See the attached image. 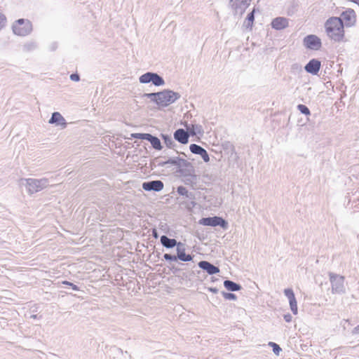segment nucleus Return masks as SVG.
Returning <instances> with one entry per match:
<instances>
[{
	"instance_id": "nucleus-3",
	"label": "nucleus",
	"mask_w": 359,
	"mask_h": 359,
	"mask_svg": "<svg viewBox=\"0 0 359 359\" xmlns=\"http://www.w3.org/2000/svg\"><path fill=\"white\" fill-rule=\"evenodd\" d=\"M165 164H171L179 168V172L184 176H192L194 172V168L191 163L188 161L180 157H172L168 159Z\"/></svg>"
},
{
	"instance_id": "nucleus-19",
	"label": "nucleus",
	"mask_w": 359,
	"mask_h": 359,
	"mask_svg": "<svg viewBox=\"0 0 359 359\" xmlns=\"http://www.w3.org/2000/svg\"><path fill=\"white\" fill-rule=\"evenodd\" d=\"M289 25L288 19L284 17H278L271 22L272 28L276 30H280L286 28Z\"/></svg>"
},
{
	"instance_id": "nucleus-37",
	"label": "nucleus",
	"mask_w": 359,
	"mask_h": 359,
	"mask_svg": "<svg viewBox=\"0 0 359 359\" xmlns=\"http://www.w3.org/2000/svg\"><path fill=\"white\" fill-rule=\"evenodd\" d=\"M292 69L294 71V72H299V71H301L302 70V66L299 65V64H294L292 65Z\"/></svg>"
},
{
	"instance_id": "nucleus-27",
	"label": "nucleus",
	"mask_w": 359,
	"mask_h": 359,
	"mask_svg": "<svg viewBox=\"0 0 359 359\" xmlns=\"http://www.w3.org/2000/svg\"><path fill=\"white\" fill-rule=\"evenodd\" d=\"M153 72H147L140 76L139 81L141 83H149L153 79Z\"/></svg>"
},
{
	"instance_id": "nucleus-7",
	"label": "nucleus",
	"mask_w": 359,
	"mask_h": 359,
	"mask_svg": "<svg viewBox=\"0 0 359 359\" xmlns=\"http://www.w3.org/2000/svg\"><path fill=\"white\" fill-rule=\"evenodd\" d=\"M176 250L177 256L166 253L164 254L163 258L167 261L172 262H176L177 259L182 262H190L193 259V257L191 255H187L185 253V246L182 243H178Z\"/></svg>"
},
{
	"instance_id": "nucleus-40",
	"label": "nucleus",
	"mask_w": 359,
	"mask_h": 359,
	"mask_svg": "<svg viewBox=\"0 0 359 359\" xmlns=\"http://www.w3.org/2000/svg\"><path fill=\"white\" fill-rule=\"evenodd\" d=\"M56 47L57 46H56L55 43L53 44L50 48L51 50H55L56 49Z\"/></svg>"
},
{
	"instance_id": "nucleus-12",
	"label": "nucleus",
	"mask_w": 359,
	"mask_h": 359,
	"mask_svg": "<svg viewBox=\"0 0 359 359\" xmlns=\"http://www.w3.org/2000/svg\"><path fill=\"white\" fill-rule=\"evenodd\" d=\"M283 292L289 301L291 311L294 315H297L298 313V307L293 290L291 288H287L284 290Z\"/></svg>"
},
{
	"instance_id": "nucleus-39",
	"label": "nucleus",
	"mask_w": 359,
	"mask_h": 359,
	"mask_svg": "<svg viewBox=\"0 0 359 359\" xmlns=\"http://www.w3.org/2000/svg\"><path fill=\"white\" fill-rule=\"evenodd\" d=\"M70 286H71V287H72V288L74 290H75V291H78V290H79V287H78L77 285H76L73 284V283H72Z\"/></svg>"
},
{
	"instance_id": "nucleus-17",
	"label": "nucleus",
	"mask_w": 359,
	"mask_h": 359,
	"mask_svg": "<svg viewBox=\"0 0 359 359\" xmlns=\"http://www.w3.org/2000/svg\"><path fill=\"white\" fill-rule=\"evenodd\" d=\"M198 266L205 271L209 275L216 274L219 272V269L212 264L208 261H201L198 262Z\"/></svg>"
},
{
	"instance_id": "nucleus-31",
	"label": "nucleus",
	"mask_w": 359,
	"mask_h": 359,
	"mask_svg": "<svg viewBox=\"0 0 359 359\" xmlns=\"http://www.w3.org/2000/svg\"><path fill=\"white\" fill-rule=\"evenodd\" d=\"M297 109L303 114H305V115H310L311 114L309 109L306 105L298 104L297 105Z\"/></svg>"
},
{
	"instance_id": "nucleus-33",
	"label": "nucleus",
	"mask_w": 359,
	"mask_h": 359,
	"mask_svg": "<svg viewBox=\"0 0 359 359\" xmlns=\"http://www.w3.org/2000/svg\"><path fill=\"white\" fill-rule=\"evenodd\" d=\"M149 136V133H135L133 134V137L140 140H146Z\"/></svg>"
},
{
	"instance_id": "nucleus-43",
	"label": "nucleus",
	"mask_w": 359,
	"mask_h": 359,
	"mask_svg": "<svg viewBox=\"0 0 359 359\" xmlns=\"http://www.w3.org/2000/svg\"><path fill=\"white\" fill-rule=\"evenodd\" d=\"M31 318H36V315H32V316H31Z\"/></svg>"
},
{
	"instance_id": "nucleus-20",
	"label": "nucleus",
	"mask_w": 359,
	"mask_h": 359,
	"mask_svg": "<svg viewBox=\"0 0 359 359\" xmlns=\"http://www.w3.org/2000/svg\"><path fill=\"white\" fill-rule=\"evenodd\" d=\"M161 243L163 245V247L166 248H172L175 246H177L178 243L177 241L174 238H170L166 236H162L161 237Z\"/></svg>"
},
{
	"instance_id": "nucleus-18",
	"label": "nucleus",
	"mask_w": 359,
	"mask_h": 359,
	"mask_svg": "<svg viewBox=\"0 0 359 359\" xmlns=\"http://www.w3.org/2000/svg\"><path fill=\"white\" fill-rule=\"evenodd\" d=\"M174 139L181 144H185L189 142V133L184 129L180 128L175 131Z\"/></svg>"
},
{
	"instance_id": "nucleus-25",
	"label": "nucleus",
	"mask_w": 359,
	"mask_h": 359,
	"mask_svg": "<svg viewBox=\"0 0 359 359\" xmlns=\"http://www.w3.org/2000/svg\"><path fill=\"white\" fill-rule=\"evenodd\" d=\"M254 20H255V9H253L252 11H251L250 13H249L248 14L247 18L244 22V26L246 28L251 29L252 27V25H253Z\"/></svg>"
},
{
	"instance_id": "nucleus-32",
	"label": "nucleus",
	"mask_w": 359,
	"mask_h": 359,
	"mask_svg": "<svg viewBox=\"0 0 359 359\" xmlns=\"http://www.w3.org/2000/svg\"><path fill=\"white\" fill-rule=\"evenodd\" d=\"M269 345L273 348V351L276 355H279L280 352L282 351L281 348L274 342H269Z\"/></svg>"
},
{
	"instance_id": "nucleus-10",
	"label": "nucleus",
	"mask_w": 359,
	"mask_h": 359,
	"mask_svg": "<svg viewBox=\"0 0 359 359\" xmlns=\"http://www.w3.org/2000/svg\"><path fill=\"white\" fill-rule=\"evenodd\" d=\"M252 0H231L230 4L235 14L242 15L250 6Z\"/></svg>"
},
{
	"instance_id": "nucleus-21",
	"label": "nucleus",
	"mask_w": 359,
	"mask_h": 359,
	"mask_svg": "<svg viewBox=\"0 0 359 359\" xmlns=\"http://www.w3.org/2000/svg\"><path fill=\"white\" fill-rule=\"evenodd\" d=\"M189 133L191 135H202L203 133V128L201 125L191 124V126L185 125Z\"/></svg>"
},
{
	"instance_id": "nucleus-22",
	"label": "nucleus",
	"mask_w": 359,
	"mask_h": 359,
	"mask_svg": "<svg viewBox=\"0 0 359 359\" xmlns=\"http://www.w3.org/2000/svg\"><path fill=\"white\" fill-rule=\"evenodd\" d=\"M147 140L151 143L154 149L156 150H161L162 149L161 141L158 137L149 134Z\"/></svg>"
},
{
	"instance_id": "nucleus-1",
	"label": "nucleus",
	"mask_w": 359,
	"mask_h": 359,
	"mask_svg": "<svg viewBox=\"0 0 359 359\" xmlns=\"http://www.w3.org/2000/svg\"><path fill=\"white\" fill-rule=\"evenodd\" d=\"M325 27L328 36L334 41L339 42L344 37V25L341 18H330L325 23Z\"/></svg>"
},
{
	"instance_id": "nucleus-36",
	"label": "nucleus",
	"mask_w": 359,
	"mask_h": 359,
	"mask_svg": "<svg viewBox=\"0 0 359 359\" xmlns=\"http://www.w3.org/2000/svg\"><path fill=\"white\" fill-rule=\"evenodd\" d=\"M70 79L73 81H79L80 80V76L78 74H72L70 75Z\"/></svg>"
},
{
	"instance_id": "nucleus-14",
	"label": "nucleus",
	"mask_w": 359,
	"mask_h": 359,
	"mask_svg": "<svg viewBox=\"0 0 359 359\" xmlns=\"http://www.w3.org/2000/svg\"><path fill=\"white\" fill-rule=\"evenodd\" d=\"M48 123L50 124H55L56 126H60L61 129H65L67 126L65 118L60 112H53Z\"/></svg>"
},
{
	"instance_id": "nucleus-6",
	"label": "nucleus",
	"mask_w": 359,
	"mask_h": 359,
	"mask_svg": "<svg viewBox=\"0 0 359 359\" xmlns=\"http://www.w3.org/2000/svg\"><path fill=\"white\" fill-rule=\"evenodd\" d=\"M13 31L18 36H27L32 31V25L29 20L19 19L13 25Z\"/></svg>"
},
{
	"instance_id": "nucleus-28",
	"label": "nucleus",
	"mask_w": 359,
	"mask_h": 359,
	"mask_svg": "<svg viewBox=\"0 0 359 359\" xmlns=\"http://www.w3.org/2000/svg\"><path fill=\"white\" fill-rule=\"evenodd\" d=\"M37 48V44L34 41H30L23 45V50L29 52L35 50Z\"/></svg>"
},
{
	"instance_id": "nucleus-2",
	"label": "nucleus",
	"mask_w": 359,
	"mask_h": 359,
	"mask_svg": "<svg viewBox=\"0 0 359 359\" xmlns=\"http://www.w3.org/2000/svg\"><path fill=\"white\" fill-rule=\"evenodd\" d=\"M20 181L21 184L25 186L28 194L30 195L43 190L50 184L49 180L45 177L41 179H21Z\"/></svg>"
},
{
	"instance_id": "nucleus-5",
	"label": "nucleus",
	"mask_w": 359,
	"mask_h": 359,
	"mask_svg": "<svg viewBox=\"0 0 359 359\" xmlns=\"http://www.w3.org/2000/svg\"><path fill=\"white\" fill-rule=\"evenodd\" d=\"M330 281L333 294H344L346 292L344 277L334 273H329Z\"/></svg>"
},
{
	"instance_id": "nucleus-29",
	"label": "nucleus",
	"mask_w": 359,
	"mask_h": 359,
	"mask_svg": "<svg viewBox=\"0 0 359 359\" xmlns=\"http://www.w3.org/2000/svg\"><path fill=\"white\" fill-rule=\"evenodd\" d=\"M162 138L168 147L173 148L175 146V142L171 136L168 135H162Z\"/></svg>"
},
{
	"instance_id": "nucleus-30",
	"label": "nucleus",
	"mask_w": 359,
	"mask_h": 359,
	"mask_svg": "<svg viewBox=\"0 0 359 359\" xmlns=\"http://www.w3.org/2000/svg\"><path fill=\"white\" fill-rule=\"evenodd\" d=\"M142 97L150 99V100L151 102H154L157 104V101H158V93H144L142 95Z\"/></svg>"
},
{
	"instance_id": "nucleus-13",
	"label": "nucleus",
	"mask_w": 359,
	"mask_h": 359,
	"mask_svg": "<svg viewBox=\"0 0 359 359\" xmlns=\"http://www.w3.org/2000/svg\"><path fill=\"white\" fill-rule=\"evenodd\" d=\"M163 183L161 180L144 182L142 184V189L147 191H160L163 189Z\"/></svg>"
},
{
	"instance_id": "nucleus-35",
	"label": "nucleus",
	"mask_w": 359,
	"mask_h": 359,
	"mask_svg": "<svg viewBox=\"0 0 359 359\" xmlns=\"http://www.w3.org/2000/svg\"><path fill=\"white\" fill-rule=\"evenodd\" d=\"M6 23V17L0 13V29H2Z\"/></svg>"
},
{
	"instance_id": "nucleus-24",
	"label": "nucleus",
	"mask_w": 359,
	"mask_h": 359,
	"mask_svg": "<svg viewBox=\"0 0 359 359\" xmlns=\"http://www.w3.org/2000/svg\"><path fill=\"white\" fill-rule=\"evenodd\" d=\"M177 193L183 196H185L188 199H194V194L191 192L188 191L186 187L183 186H180L177 189Z\"/></svg>"
},
{
	"instance_id": "nucleus-44",
	"label": "nucleus",
	"mask_w": 359,
	"mask_h": 359,
	"mask_svg": "<svg viewBox=\"0 0 359 359\" xmlns=\"http://www.w3.org/2000/svg\"><path fill=\"white\" fill-rule=\"evenodd\" d=\"M154 236H155V237H156V236H157L156 233V231H154Z\"/></svg>"
},
{
	"instance_id": "nucleus-11",
	"label": "nucleus",
	"mask_w": 359,
	"mask_h": 359,
	"mask_svg": "<svg viewBox=\"0 0 359 359\" xmlns=\"http://www.w3.org/2000/svg\"><path fill=\"white\" fill-rule=\"evenodd\" d=\"M339 18H341L342 23L346 27H352L356 22L355 13L353 9L351 8L344 11Z\"/></svg>"
},
{
	"instance_id": "nucleus-4",
	"label": "nucleus",
	"mask_w": 359,
	"mask_h": 359,
	"mask_svg": "<svg viewBox=\"0 0 359 359\" xmlns=\"http://www.w3.org/2000/svg\"><path fill=\"white\" fill-rule=\"evenodd\" d=\"M180 98V93L171 90H163L158 92L157 105L159 107H165L174 103Z\"/></svg>"
},
{
	"instance_id": "nucleus-34",
	"label": "nucleus",
	"mask_w": 359,
	"mask_h": 359,
	"mask_svg": "<svg viewBox=\"0 0 359 359\" xmlns=\"http://www.w3.org/2000/svg\"><path fill=\"white\" fill-rule=\"evenodd\" d=\"M223 297L224 299L229 300H234L236 299V296L234 294L229 292H223Z\"/></svg>"
},
{
	"instance_id": "nucleus-38",
	"label": "nucleus",
	"mask_w": 359,
	"mask_h": 359,
	"mask_svg": "<svg viewBox=\"0 0 359 359\" xmlns=\"http://www.w3.org/2000/svg\"><path fill=\"white\" fill-rule=\"evenodd\" d=\"M283 318L287 323L291 322L292 318V316L290 313L285 314Z\"/></svg>"
},
{
	"instance_id": "nucleus-9",
	"label": "nucleus",
	"mask_w": 359,
	"mask_h": 359,
	"mask_svg": "<svg viewBox=\"0 0 359 359\" xmlns=\"http://www.w3.org/2000/svg\"><path fill=\"white\" fill-rule=\"evenodd\" d=\"M304 46L310 50H318L322 46L320 39L314 34L307 35L303 40Z\"/></svg>"
},
{
	"instance_id": "nucleus-23",
	"label": "nucleus",
	"mask_w": 359,
	"mask_h": 359,
	"mask_svg": "<svg viewBox=\"0 0 359 359\" xmlns=\"http://www.w3.org/2000/svg\"><path fill=\"white\" fill-rule=\"evenodd\" d=\"M224 286L226 290L231 292L238 291L241 288L240 285L229 280L224 281Z\"/></svg>"
},
{
	"instance_id": "nucleus-26",
	"label": "nucleus",
	"mask_w": 359,
	"mask_h": 359,
	"mask_svg": "<svg viewBox=\"0 0 359 359\" xmlns=\"http://www.w3.org/2000/svg\"><path fill=\"white\" fill-rule=\"evenodd\" d=\"M151 83L156 86H161L165 84L164 79L158 74L153 72Z\"/></svg>"
},
{
	"instance_id": "nucleus-15",
	"label": "nucleus",
	"mask_w": 359,
	"mask_h": 359,
	"mask_svg": "<svg viewBox=\"0 0 359 359\" xmlns=\"http://www.w3.org/2000/svg\"><path fill=\"white\" fill-rule=\"evenodd\" d=\"M321 67V62L317 59L311 60L304 67L306 72L313 75L318 74Z\"/></svg>"
},
{
	"instance_id": "nucleus-16",
	"label": "nucleus",
	"mask_w": 359,
	"mask_h": 359,
	"mask_svg": "<svg viewBox=\"0 0 359 359\" xmlns=\"http://www.w3.org/2000/svg\"><path fill=\"white\" fill-rule=\"evenodd\" d=\"M189 149L191 153L200 155L205 162H208L210 161L208 152L202 147L196 144H191L189 146Z\"/></svg>"
},
{
	"instance_id": "nucleus-8",
	"label": "nucleus",
	"mask_w": 359,
	"mask_h": 359,
	"mask_svg": "<svg viewBox=\"0 0 359 359\" xmlns=\"http://www.w3.org/2000/svg\"><path fill=\"white\" fill-rule=\"evenodd\" d=\"M199 224L203 226H219L223 229L226 230L229 227L228 222L222 217L215 216L212 217H203L198 222Z\"/></svg>"
},
{
	"instance_id": "nucleus-42",
	"label": "nucleus",
	"mask_w": 359,
	"mask_h": 359,
	"mask_svg": "<svg viewBox=\"0 0 359 359\" xmlns=\"http://www.w3.org/2000/svg\"><path fill=\"white\" fill-rule=\"evenodd\" d=\"M210 290L212 291V292H217V290L216 288H210Z\"/></svg>"
},
{
	"instance_id": "nucleus-41",
	"label": "nucleus",
	"mask_w": 359,
	"mask_h": 359,
	"mask_svg": "<svg viewBox=\"0 0 359 359\" xmlns=\"http://www.w3.org/2000/svg\"><path fill=\"white\" fill-rule=\"evenodd\" d=\"M62 283L70 286L72 283H70L69 281H63Z\"/></svg>"
}]
</instances>
